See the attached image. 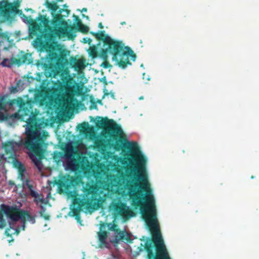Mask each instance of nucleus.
I'll return each instance as SVG.
<instances>
[{
  "label": "nucleus",
  "mask_w": 259,
  "mask_h": 259,
  "mask_svg": "<svg viewBox=\"0 0 259 259\" xmlns=\"http://www.w3.org/2000/svg\"><path fill=\"white\" fill-rule=\"evenodd\" d=\"M29 92H32V89H29Z\"/></svg>",
  "instance_id": "obj_41"
},
{
  "label": "nucleus",
  "mask_w": 259,
  "mask_h": 259,
  "mask_svg": "<svg viewBox=\"0 0 259 259\" xmlns=\"http://www.w3.org/2000/svg\"><path fill=\"white\" fill-rule=\"evenodd\" d=\"M98 119L96 121V126L98 129H103L108 132L113 138H121L123 134L122 130L120 125L118 124L113 119H110L107 117H97Z\"/></svg>",
  "instance_id": "obj_9"
},
{
  "label": "nucleus",
  "mask_w": 259,
  "mask_h": 259,
  "mask_svg": "<svg viewBox=\"0 0 259 259\" xmlns=\"http://www.w3.org/2000/svg\"><path fill=\"white\" fill-rule=\"evenodd\" d=\"M120 147V146H119V147H118V149H119Z\"/></svg>",
  "instance_id": "obj_45"
},
{
  "label": "nucleus",
  "mask_w": 259,
  "mask_h": 259,
  "mask_svg": "<svg viewBox=\"0 0 259 259\" xmlns=\"http://www.w3.org/2000/svg\"><path fill=\"white\" fill-rule=\"evenodd\" d=\"M110 208L113 210L115 217H120L124 221L134 216L133 211L127 206L126 203L122 202L120 200L116 202L113 201Z\"/></svg>",
  "instance_id": "obj_13"
},
{
  "label": "nucleus",
  "mask_w": 259,
  "mask_h": 259,
  "mask_svg": "<svg viewBox=\"0 0 259 259\" xmlns=\"http://www.w3.org/2000/svg\"><path fill=\"white\" fill-rule=\"evenodd\" d=\"M4 214H5V213H2V220H1V221H0V228H1V229H3V228H4L6 225L5 220L4 219Z\"/></svg>",
  "instance_id": "obj_31"
},
{
  "label": "nucleus",
  "mask_w": 259,
  "mask_h": 259,
  "mask_svg": "<svg viewBox=\"0 0 259 259\" xmlns=\"http://www.w3.org/2000/svg\"><path fill=\"white\" fill-rule=\"evenodd\" d=\"M9 118H17L26 122L25 134L29 128H32V99L25 101L21 97L8 99L5 96H0V121Z\"/></svg>",
  "instance_id": "obj_3"
},
{
  "label": "nucleus",
  "mask_w": 259,
  "mask_h": 259,
  "mask_svg": "<svg viewBox=\"0 0 259 259\" xmlns=\"http://www.w3.org/2000/svg\"><path fill=\"white\" fill-rule=\"evenodd\" d=\"M97 190L96 185L87 182L81 189L82 198H77L74 200V204L77 205V207L73 208L72 211L78 222L80 221V212L83 208L88 210L96 209L98 204Z\"/></svg>",
  "instance_id": "obj_6"
},
{
  "label": "nucleus",
  "mask_w": 259,
  "mask_h": 259,
  "mask_svg": "<svg viewBox=\"0 0 259 259\" xmlns=\"http://www.w3.org/2000/svg\"><path fill=\"white\" fill-rule=\"evenodd\" d=\"M25 134L26 135L25 140L21 139L18 142H15L13 140H9L3 144L5 152L6 160H8L11 159L13 166L18 170L25 168L22 163L18 159L17 155V152L20 150L23 146L24 148L28 150V156L32 161V133L31 126L27 133Z\"/></svg>",
  "instance_id": "obj_4"
},
{
  "label": "nucleus",
  "mask_w": 259,
  "mask_h": 259,
  "mask_svg": "<svg viewBox=\"0 0 259 259\" xmlns=\"http://www.w3.org/2000/svg\"><path fill=\"white\" fill-rule=\"evenodd\" d=\"M102 49L98 56L103 60H108V53L112 55V60L116 62L118 66L122 69L125 68L127 65H131L129 60L135 61L136 55L128 47H125L121 41L113 42V45H107Z\"/></svg>",
  "instance_id": "obj_5"
},
{
  "label": "nucleus",
  "mask_w": 259,
  "mask_h": 259,
  "mask_svg": "<svg viewBox=\"0 0 259 259\" xmlns=\"http://www.w3.org/2000/svg\"><path fill=\"white\" fill-rule=\"evenodd\" d=\"M74 26L76 28L75 30V32L78 31L83 33H87L89 30V27L83 24L82 23H79V25L77 26V27H75V26Z\"/></svg>",
  "instance_id": "obj_24"
},
{
  "label": "nucleus",
  "mask_w": 259,
  "mask_h": 259,
  "mask_svg": "<svg viewBox=\"0 0 259 259\" xmlns=\"http://www.w3.org/2000/svg\"><path fill=\"white\" fill-rule=\"evenodd\" d=\"M99 246L101 248H108L109 243L107 242V233L104 231L98 233Z\"/></svg>",
  "instance_id": "obj_18"
},
{
  "label": "nucleus",
  "mask_w": 259,
  "mask_h": 259,
  "mask_svg": "<svg viewBox=\"0 0 259 259\" xmlns=\"http://www.w3.org/2000/svg\"><path fill=\"white\" fill-rule=\"evenodd\" d=\"M79 180L69 175L61 177L59 180L55 181V184L58 186V191L60 194L71 193V190L77 185Z\"/></svg>",
  "instance_id": "obj_11"
},
{
  "label": "nucleus",
  "mask_w": 259,
  "mask_h": 259,
  "mask_svg": "<svg viewBox=\"0 0 259 259\" xmlns=\"http://www.w3.org/2000/svg\"><path fill=\"white\" fill-rule=\"evenodd\" d=\"M68 61V64L65 65L64 66V69H66V68H68V67H67L66 66L68 65V64L69 63L70 64V66L71 68H74V69L75 70V71H77V72H79L81 70H83L85 67V60L83 59H76L75 57H70V61H69V62H68V60H67ZM43 70H44V69H43ZM69 75L70 76V77L71 78V80L69 81V82L68 83V84H64L63 82V81L61 79V73L60 72H58L57 73V74H56L55 76H49V77H51V78H53V77H56L57 75H59L60 77V80L61 81H59L58 80V83L59 84V86L60 87H69L71 85L72 82V77L71 76V75H70V71H69ZM44 71L43 72H41V73H37V74L38 75V77L36 78V80H38V81H40L41 79H40V76L42 75V73L44 74ZM47 78H49V77H47L45 74H44Z\"/></svg>",
  "instance_id": "obj_10"
},
{
  "label": "nucleus",
  "mask_w": 259,
  "mask_h": 259,
  "mask_svg": "<svg viewBox=\"0 0 259 259\" xmlns=\"http://www.w3.org/2000/svg\"><path fill=\"white\" fill-rule=\"evenodd\" d=\"M143 98H144L143 97L141 96L139 98V100H142V99H143Z\"/></svg>",
  "instance_id": "obj_40"
},
{
  "label": "nucleus",
  "mask_w": 259,
  "mask_h": 259,
  "mask_svg": "<svg viewBox=\"0 0 259 259\" xmlns=\"http://www.w3.org/2000/svg\"><path fill=\"white\" fill-rule=\"evenodd\" d=\"M94 108H97V105L96 104L94 105Z\"/></svg>",
  "instance_id": "obj_42"
},
{
  "label": "nucleus",
  "mask_w": 259,
  "mask_h": 259,
  "mask_svg": "<svg viewBox=\"0 0 259 259\" xmlns=\"http://www.w3.org/2000/svg\"><path fill=\"white\" fill-rule=\"evenodd\" d=\"M18 171V178L23 182L24 187H27L29 189V194L32 196V185L30 184V182L25 176L26 171L25 167L20 169Z\"/></svg>",
  "instance_id": "obj_17"
},
{
  "label": "nucleus",
  "mask_w": 259,
  "mask_h": 259,
  "mask_svg": "<svg viewBox=\"0 0 259 259\" xmlns=\"http://www.w3.org/2000/svg\"><path fill=\"white\" fill-rule=\"evenodd\" d=\"M125 24H126L125 22H121L120 23V24L122 25H124Z\"/></svg>",
  "instance_id": "obj_39"
},
{
  "label": "nucleus",
  "mask_w": 259,
  "mask_h": 259,
  "mask_svg": "<svg viewBox=\"0 0 259 259\" xmlns=\"http://www.w3.org/2000/svg\"><path fill=\"white\" fill-rule=\"evenodd\" d=\"M110 208L113 210L115 217H120L124 221L134 216L133 211L127 206L126 203L122 202L120 200L116 202L113 201Z\"/></svg>",
  "instance_id": "obj_12"
},
{
  "label": "nucleus",
  "mask_w": 259,
  "mask_h": 259,
  "mask_svg": "<svg viewBox=\"0 0 259 259\" xmlns=\"http://www.w3.org/2000/svg\"><path fill=\"white\" fill-rule=\"evenodd\" d=\"M108 229L110 231H113L115 232V233L117 231L119 228H117V225L115 224H108Z\"/></svg>",
  "instance_id": "obj_28"
},
{
  "label": "nucleus",
  "mask_w": 259,
  "mask_h": 259,
  "mask_svg": "<svg viewBox=\"0 0 259 259\" xmlns=\"http://www.w3.org/2000/svg\"><path fill=\"white\" fill-rule=\"evenodd\" d=\"M91 34L95 36L96 39L100 41H102L103 43V46L106 47L107 45H113V42H119L118 40H115L111 38L109 35L105 34V31H101L98 33L92 32Z\"/></svg>",
  "instance_id": "obj_16"
},
{
  "label": "nucleus",
  "mask_w": 259,
  "mask_h": 259,
  "mask_svg": "<svg viewBox=\"0 0 259 259\" xmlns=\"http://www.w3.org/2000/svg\"><path fill=\"white\" fill-rule=\"evenodd\" d=\"M73 17H74V20L75 21V22H76V26L75 27H77V26L79 25V24H81L82 23L80 19H79V17L78 16H76V15H73Z\"/></svg>",
  "instance_id": "obj_33"
},
{
  "label": "nucleus",
  "mask_w": 259,
  "mask_h": 259,
  "mask_svg": "<svg viewBox=\"0 0 259 259\" xmlns=\"http://www.w3.org/2000/svg\"><path fill=\"white\" fill-rule=\"evenodd\" d=\"M33 201L36 202L37 205H39L41 208L39 211L40 216L44 218L45 220H49L50 219V215L46 213L45 208L47 201L44 199L42 195H39L34 191H33Z\"/></svg>",
  "instance_id": "obj_15"
},
{
  "label": "nucleus",
  "mask_w": 259,
  "mask_h": 259,
  "mask_svg": "<svg viewBox=\"0 0 259 259\" xmlns=\"http://www.w3.org/2000/svg\"><path fill=\"white\" fill-rule=\"evenodd\" d=\"M97 146H99L100 145L102 146V144L101 143V142H99L96 144Z\"/></svg>",
  "instance_id": "obj_38"
},
{
  "label": "nucleus",
  "mask_w": 259,
  "mask_h": 259,
  "mask_svg": "<svg viewBox=\"0 0 259 259\" xmlns=\"http://www.w3.org/2000/svg\"><path fill=\"white\" fill-rule=\"evenodd\" d=\"M30 56L31 54H23L18 58L12 57L10 60L5 58L1 62V65L3 67H11L14 64L19 66L25 63L30 64L31 62L29 59Z\"/></svg>",
  "instance_id": "obj_14"
},
{
  "label": "nucleus",
  "mask_w": 259,
  "mask_h": 259,
  "mask_svg": "<svg viewBox=\"0 0 259 259\" xmlns=\"http://www.w3.org/2000/svg\"><path fill=\"white\" fill-rule=\"evenodd\" d=\"M89 126L88 122H83L78 125V128L81 131L86 130Z\"/></svg>",
  "instance_id": "obj_29"
},
{
  "label": "nucleus",
  "mask_w": 259,
  "mask_h": 259,
  "mask_svg": "<svg viewBox=\"0 0 259 259\" xmlns=\"http://www.w3.org/2000/svg\"><path fill=\"white\" fill-rule=\"evenodd\" d=\"M21 81H17L15 86H11L9 88L10 93L12 94H16L23 90V87L21 85Z\"/></svg>",
  "instance_id": "obj_21"
},
{
  "label": "nucleus",
  "mask_w": 259,
  "mask_h": 259,
  "mask_svg": "<svg viewBox=\"0 0 259 259\" xmlns=\"http://www.w3.org/2000/svg\"><path fill=\"white\" fill-rule=\"evenodd\" d=\"M126 176L131 178L125 185L131 199V205L135 208L140 207L143 219L151 233L152 240L147 242L145 249L148 259H170L164 245L156 216L153 195L151 193L147 176L143 171H126Z\"/></svg>",
  "instance_id": "obj_1"
},
{
  "label": "nucleus",
  "mask_w": 259,
  "mask_h": 259,
  "mask_svg": "<svg viewBox=\"0 0 259 259\" xmlns=\"http://www.w3.org/2000/svg\"><path fill=\"white\" fill-rule=\"evenodd\" d=\"M20 6V1H15L13 3H6L3 5L0 2V12L3 17L9 19L11 14L22 15L24 22L28 24L29 37L32 38V18L31 16L27 17L22 14V11L18 9Z\"/></svg>",
  "instance_id": "obj_8"
},
{
  "label": "nucleus",
  "mask_w": 259,
  "mask_h": 259,
  "mask_svg": "<svg viewBox=\"0 0 259 259\" xmlns=\"http://www.w3.org/2000/svg\"><path fill=\"white\" fill-rule=\"evenodd\" d=\"M125 236L123 240H126L127 242H131V235L126 231H124Z\"/></svg>",
  "instance_id": "obj_32"
},
{
  "label": "nucleus",
  "mask_w": 259,
  "mask_h": 259,
  "mask_svg": "<svg viewBox=\"0 0 259 259\" xmlns=\"http://www.w3.org/2000/svg\"><path fill=\"white\" fill-rule=\"evenodd\" d=\"M70 156V155H68L67 153L65 154L63 152L55 151L53 153V158L55 162L59 163L65 156L69 157Z\"/></svg>",
  "instance_id": "obj_20"
},
{
  "label": "nucleus",
  "mask_w": 259,
  "mask_h": 259,
  "mask_svg": "<svg viewBox=\"0 0 259 259\" xmlns=\"http://www.w3.org/2000/svg\"><path fill=\"white\" fill-rule=\"evenodd\" d=\"M80 11L81 12H87V9L85 8H83Z\"/></svg>",
  "instance_id": "obj_36"
},
{
  "label": "nucleus",
  "mask_w": 259,
  "mask_h": 259,
  "mask_svg": "<svg viewBox=\"0 0 259 259\" xmlns=\"http://www.w3.org/2000/svg\"><path fill=\"white\" fill-rule=\"evenodd\" d=\"M89 53L93 58H95L98 56L97 50L95 47H92L90 49Z\"/></svg>",
  "instance_id": "obj_27"
},
{
  "label": "nucleus",
  "mask_w": 259,
  "mask_h": 259,
  "mask_svg": "<svg viewBox=\"0 0 259 259\" xmlns=\"http://www.w3.org/2000/svg\"><path fill=\"white\" fill-rule=\"evenodd\" d=\"M83 40H84L83 41L84 42H88L89 44H90L91 42L92 41V40L90 38H84Z\"/></svg>",
  "instance_id": "obj_34"
},
{
  "label": "nucleus",
  "mask_w": 259,
  "mask_h": 259,
  "mask_svg": "<svg viewBox=\"0 0 259 259\" xmlns=\"http://www.w3.org/2000/svg\"><path fill=\"white\" fill-rule=\"evenodd\" d=\"M251 179H253V178H254V177L252 176L251 177Z\"/></svg>",
  "instance_id": "obj_44"
},
{
  "label": "nucleus",
  "mask_w": 259,
  "mask_h": 259,
  "mask_svg": "<svg viewBox=\"0 0 259 259\" xmlns=\"http://www.w3.org/2000/svg\"><path fill=\"white\" fill-rule=\"evenodd\" d=\"M82 17H84V18H87V19H89V16H86V15H84V14H82Z\"/></svg>",
  "instance_id": "obj_37"
},
{
  "label": "nucleus",
  "mask_w": 259,
  "mask_h": 259,
  "mask_svg": "<svg viewBox=\"0 0 259 259\" xmlns=\"http://www.w3.org/2000/svg\"><path fill=\"white\" fill-rule=\"evenodd\" d=\"M36 113H33V129L40 127V124L37 125L36 118ZM48 133L42 131V133L33 130V164L39 170L42 169V160L45 158V153L48 144L45 142Z\"/></svg>",
  "instance_id": "obj_7"
},
{
  "label": "nucleus",
  "mask_w": 259,
  "mask_h": 259,
  "mask_svg": "<svg viewBox=\"0 0 259 259\" xmlns=\"http://www.w3.org/2000/svg\"><path fill=\"white\" fill-rule=\"evenodd\" d=\"M58 2H62V1H63V0H58Z\"/></svg>",
  "instance_id": "obj_43"
},
{
  "label": "nucleus",
  "mask_w": 259,
  "mask_h": 259,
  "mask_svg": "<svg viewBox=\"0 0 259 259\" xmlns=\"http://www.w3.org/2000/svg\"><path fill=\"white\" fill-rule=\"evenodd\" d=\"M20 233V230L18 228H14L10 227L7 228L5 231L6 235L7 236L11 237L12 234L18 235Z\"/></svg>",
  "instance_id": "obj_23"
},
{
  "label": "nucleus",
  "mask_w": 259,
  "mask_h": 259,
  "mask_svg": "<svg viewBox=\"0 0 259 259\" xmlns=\"http://www.w3.org/2000/svg\"><path fill=\"white\" fill-rule=\"evenodd\" d=\"M101 66H103L105 69L111 67V65L108 61V60H103V62L102 63Z\"/></svg>",
  "instance_id": "obj_30"
},
{
  "label": "nucleus",
  "mask_w": 259,
  "mask_h": 259,
  "mask_svg": "<svg viewBox=\"0 0 259 259\" xmlns=\"http://www.w3.org/2000/svg\"><path fill=\"white\" fill-rule=\"evenodd\" d=\"M49 20L46 16L39 15V17L33 20V35L35 32L38 31L41 34L40 37L35 41L39 44L40 49L48 53V64L36 63L38 67L41 66L44 69V74L47 77L55 76L58 72L61 73L63 82L68 84L71 78L69 75L68 68L64 66L68 64L67 56L69 52L63 49L60 50L59 54L56 52V42H52L54 34L60 37L67 36L70 40H73L76 37L75 30L73 25H68L63 20L61 15H56L52 20L53 27L49 24Z\"/></svg>",
  "instance_id": "obj_2"
},
{
  "label": "nucleus",
  "mask_w": 259,
  "mask_h": 259,
  "mask_svg": "<svg viewBox=\"0 0 259 259\" xmlns=\"http://www.w3.org/2000/svg\"><path fill=\"white\" fill-rule=\"evenodd\" d=\"M67 164L72 170H76L78 168V165L75 159H72L70 161H69Z\"/></svg>",
  "instance_id": "obj_25"
},
{
  "label": "nucleus",
  "mask_w": 259,
  "mask_h": 259,
  "mask_svg": "<svg viewBox=\"0 0 259 259\" xmlns=\"http://www.w3.org/2000/svg\"><path fill=\"white\" fill-rule=\"evenodd\" d=\"M125 236L124 231H122L121 230L118 229L117 231L115 233L114 236V242L117 243L120 240H123Z\"/></svg>",
  "instance_id": "obj_22"
},
{
  "label": "nucleus",
  "mask_w": 259,
  "mask_h": 259,
  "mask_svg": "<svg viewBox=\"0 0 259 259\" xmlns=\"http://www.w3.org/2000/svg\"><path fill=\"white\" fill-rule=\"evenodd\" d=\"M31 73H29L28 74L24 75L22 79L18 80V81H21V85L24 89V86H29L30 85L31 81H32V76L30 75Z\"/></svg>",
  "instance_id": "obj_19"
},
{
  "label": "nucleus",
  "mask_w": 259,
  "mask_h": 259,
  "mask_svg": "<svg viewBox=\"0 0 259 259\" xmlns=\"http://www.w3.org/2000/svg\"><path fill=\"white\" fill-rule=\"evenodd\" d=\"M47 6L48 8L50 9L51 10L54 11H57L58 9V6L56 3H50L47 2Z\"/></svg>",
  "instance_id": "obj_26"
},
{
  "label": "nucleus",
  "mask_w": 259,
  "mask_h": 259,
  "mask_svg": "<svg viewBox=\"0 0 259 259\" xmlns=\"http://www.w3.org/2000/svg\"><path fill=\"white\" fill-rule=\"evenodd\" d=\"M98 27L101 29H103L104 28V26L101 22H100L98 24Z\"/></svg>",
  "instance_id": "obj_35"
}]
</instances>
